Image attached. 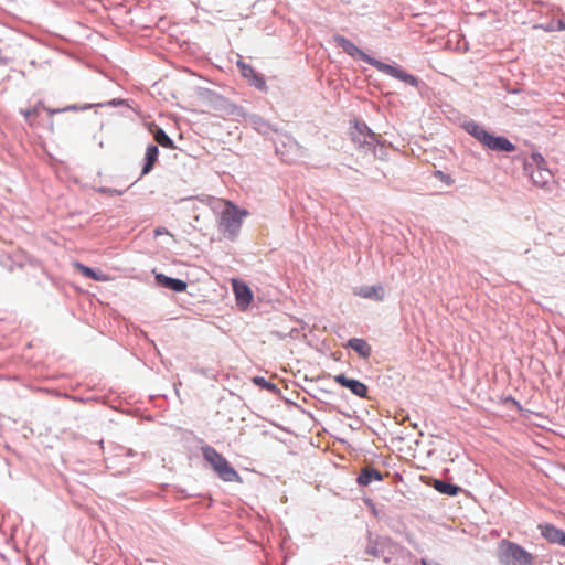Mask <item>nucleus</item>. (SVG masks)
<instances>
[{
	"mask_svg": "<svg viewBox=\"0 0 565 565\" xmlns=\"http://www.w3.org/2000/svg\"><path fill=\"white\" fill-rule=\"evenodd\" d=\"M203 458L211 465L216 475L226 482L239 480L236 470L230 465L227 459L211 446L202 447Z\"/></svg>",
	"mask_w": 565,
	"mask_h": 565,
	"instance_id": "2",
	"label": "nucleus"
},
{
	"mask_svg": "<svg viewBox=\"0 0 565 565\" xmlns=\"http://www.w3.org/2000/svg\"><path fill=\"white\" fill-rule=\"evenodd\" d=\"M435 175L447 185H451L455 182L449 174H446L441 171H436Z\"/></svg>",
	"mask_w": 565,
	"mask_h": 565,
	"instance_id": "22",
	"label": "nucleus"
},
{
	"mask_svg": "<svg viewBox=\"0 0 565 565\" xmlns=\"http://www.w3.org/2000/svg\"><path fill=\"white\" fill-rule=\"evenodd\" d=\"M24 115H25V117H28V116H31V113L26 111Z\"/></svg>",
	"mask_w": 565,
	"mask_h": 565,
	"instance_id": "27",
	"label": "nucleus"
},
{
	"mask_svg": "<svg viewBox=\"0 0 565 565\" xmlns=\"http://www.w3.org/2000/svg\"><path fill=\"white\" fill-rule=\"evenodd\" d=\"M467 131L473 136L478 141H480L483 146L487 141V139L490 136V132H488L483 127L470 122L466 126Z\"/></svg>",
	"mask_w": 565,
	"mask_h": 565,
	"instance_id": "18",
	"label": "nucleus"
},
{
	"mask_svg": "<svg viewBox=\"0 0 565 565\" xmlns=\"http://www.w3.org/2000/svg\"><path fill=\"white\" fill-rule=\"evenodd\" d=\"M333 380L341 386L349 388L354 395L359 397H365L367 394L366 385L358 380L348 379L344 374H338L333 377Z\"/></svg>",
	"mask_w": 565,
	"mask_h": 565,
	"instance_id": "8",
	"label": "nucleus"
},
{
	"mask_svg": "<svg viewBox=\"0 0 565 565\" xmlns=\"http://www.w3.org/2000/svg\"><path fill=\"white\" fill-rule=\"evenodd\" d=\"M224 210L221 212L218 220L220 230L235 237L241 230L243 218L248 215V211L238 209L233 202L223 200Z\"/></svg>",
	"mask_w": 565,
	"mask_h": 565,
	"instance_id": "1",
	"label": "nucleus"
},
{
	"mask_svg": "<svg viewBox=\"0 0 565 565\" xmlns=\"http://www.w3.org/2000/svg\"><path fill=\"white\" fill-rule=\"evenodd\" d=\"M367 63L373 65L374 67H376L379 71H381L385 74H388L395 78H398V79L405 82L406 84H409L412 86L418 85V79L415 76L406 73L404 70L394 67L392 65L382 63L380 61H375L373 58H367Z\"/></svg>",
	"mask_w": 565,
	"mask_h": 565,
	"instance_id": "6",
	"label": "nucleus"
},
{
	"mask_svg": "<svg viewBox=\"0 0 565 565\" xmlns=\"http://www.w3.org/2000/svg\"><path fill=\"white\" fill-rule=\"evenodd\" d=\"M159 156V149L154 145H149L146 149V162L141 171V175L148 174L154 167Z\"/></svg>",
	"mask_w": 565,
	"mask_h": 565,
	"instance_id": "16",
	"label": "nucleus"
},
{
	"mask_svg": "<svg viewBox=\"0 0 565 565\" xmlns=\"http://www.w3.org/2000/svg\"><path fill=\"white\" fill-rule=\"evenodd\" d=\"M354 294L361 298L374 299L382 301L384 299V291L382 286H364L360 287Z\"/></svg>",
	"mask_w": 565,
	"mask_h": 565,
	"instance_id": "12",
	"label": "nucleus"
},
{
	"mask_svg": "<svg viewBox=\"0 0 565 565\" xmlns=\"http://www.w3.org/2000/svg\"><path fill=\"white\" fill-rule=\"evenodd\" d=\"M163 233H166V231L160 230V228H157V230H156V235H161V234H163Z\"/></svg>",
	"mask_w": 565,
	"mask_h": 565,
	"instance_id": "26",
	"label": "nucleus"
},
{
	"mask_svg": "<svg viewBox=\"0 0 565 565\" xmlns=\"http://www.w3.org/2000/svg\"><path fill=\"white\" fill-rule=\"evenodd\" d=\"M254 382H255L256 384H259V385L265 386V387H267V388H273V387H274V385H273V384L267 383V382L265 381V379H263V377H255V379H254Z\"/></svg>",
	"mask_w": 565,
	"mask_h": 565,
	"instance_id": "23",
	"label": "nucleus"
},
{
	"mask_svg": "<svg viewBox=\"0 0 565 565\" xmlns=\"http://www.w3.org/2000/svg\"><path fill=\"white\" fill-rule=\"evenodd\" d=\"M382 480H383L382 473L379 470L371 468V467L363 468L361 473L358 477V483L363 487L369 486L372 481H382Z\"/></svg>",
	"mask_w": 565,
	"mask_h": 565,
	"instance_id": "14",
	"label": "nucleus"
},
{
	"mask_svg": "<svg viewBox=\"0 0 565 565\" xmlns=\"http://www.w3.org/2000/svg\"><path fill=\"white\" fill-rule=\"evenodd\" d=\"M541 534L551 543H557L565 547V532L554 525H541Z\"/></svg>",
	"mask_w": 565,
	"mask_h": 565,
	"instance_id": "9",
	"label": "nucleus"
},
{
	"mask_svg": "<svg viewBox=\"0 0 565 565\" xmlns=\"http://www.w3.org/2000/svg\"><path fill=\"white\" fill-rule=\"evenodd\" d=\"M486 147L494 151L512 152L515 150V146L504 137H497L490 134L487 139Z\"/></svg>",
	"mask_w": 565,
	"mask_h": 565,
	"instance_id": "10",
	"label": "nucleus"
},
{
	"mask_svg": "<svg viewBox=\"0 0 565 565\" xmlns=\"http://www.w3.org/2000/svg\"><path fill=\"white\" fill-rule=\"evenodd\" d=\"M232 286H233V291L235 294L237 306L242 310H245L250 305V302L253 300V294H252L249 287L246 284L241 282L236 279H234L232 281Z\"/></svg>",
	"mask_w": 565,
	"mask_h": 565,
	"instance_id": "7",
	"label": "nucleus"
},
{
	"mask_svg": "<svg viewBox=\"0 0 565 565\" xmlns=\"http://www.w3.org/2000/svg\"><path fill=\"white\" fill-rule=\"evenodd\" d=\"M555 30H558V31H563L565 30V19H559L557 22H556V28Z\"/></svg>",
	"mask_w": 565,
	"mask_h": 565,
	"instance_id": "24",
	"label": "nucleus"
},
{
	"mask_svg": "<svg viewBox=\"0 0 565 565\" xmlns=\"http://www.w3.org/2000/svg\"><path fill=\"white\" fill-rule=\"evenodd\" d=\"M276 152L281 160L294 163L301 158L302 147L290 136H281L276 140Z\"/></svg>",
	"mask_w": 565,
	"mask_h": 565,
	"instance_id": "5",
	"label": "nucleus"
},
{
	"mask_svg": "<svg viewBox=\"0 0 565 565\" xmlns=\"http://www.w3.org/2000/svg\"><path fill=\"white\" fill-rule=\"evenodd\" d=\"M366 553H367V554H370V555H372V556H374V557H377V556H379V554H377V552H376V548H375V547H372V546L367 547Z\"/></svg>",
	"mask_w": 565,
	"mask_h": 565,
	"instance_id": "25",
	"label": "nucleus"
},
{
	"mask_svg": "<svg viewBox=\"0 0 565 565\" xmlns=\"http://www.w3.org/2000/svg\"><path fill=\"white\" fill-rule=\"evenodd\" d=\"M348 347L354 350L363 359H369L371 356V345L364 339L352 338L348 341Z\"/></svg>",
	"mask_w": 565,
	"mask_h": 565,
	"instance_id": "15",
	"label": "nucleus"
},
{
	"mask_svg": "<svg viewBox=\"0 0 565 565\" xmlns=\"http://www.w3.org/2000/svg\"><path fill=\"white\" fill-rule=\"evenodd\" d=\"M73 266L85 277L90 278L96 281H106L107 277L106 275L102 273H96L93 268L85 266L78 262H75Z\"/></svg>",
	"mask_w": 565,
	"mask_h": 565,
	"instance_id": "17",
	"label": "nucleus"
},
{
	"mask_svg": "<svg viewBox=\"0 0 565 565\" xmlns=\"http://www.w3.org/2000/svg\"><path fill=\"white\" fill-rule=\"evenodd\" d=\"M334 41L337 44L349 55L355 57L360 56L363 61L367 62V58H370L367 55H365L354 43H352L350 40L339 35L334 38Z\"/></svg>",
	"mask_w": 565,
	"mask_h": 565,
	"instance_id": "11",
	"label": "nucleus"
},
{
	"mask_svg": "<svg viewBox=\"0 0 565 565\" xmlns=\"http://www.w3.org/2000/svg\"><path fill=\"white\" fill-rule=\"evenodd\" d=\"M154 139L160 146L168 149H174V143L172 139L161 128H158L156 130Z\"/></svg>",
	"mask_w": 565,
	"mask_h": 565,
	"instance_id": "21",
	"label": "nucleus"
},
{
	"mask_svg": "<svg viewBox=\"0 0 565 565\" xmlns=\"http://www.w3.org/2000/svg\"><path fill=\"white\" fill-rule=\"evenodd\" d=\"M156 280L163 287L174 290L177 292H183L186 290V282L180 279L168 277L163 274H158Z\"/></svg>",
	"mask_w": 565,
	"mask_h": 565,
	"instance_id": "13",
	"label": "nucleus"
},
{
	"mask_svg": "<svg viewBox=\"0 0 565 565\" xmlns=\"http://www.w3.org/2000/svg\"><path fill=\"white\" fill-rule=\"evenodd\" d=\"M237 65H238V67L241 68V72H242L243 76H245V77L253 76V77H254V79H255V83H254V84H255L257 87L262 88V87L264 86V79H263V78H260V77H258V76L255 74V72H254V70H253V67H252V66H249V65H247V64H245V63H243V62H238V64H237Z\"/></svg>",
	"mask_w": 565,
	"mask_h": 565,
	"instance_id": "19",
	"label": "nucleus"
},
{
	"mask_svg": "<svg viewBox=\"0 0 565 565\" xmlns=\"http://www.w3.org/2000/svg\"><path fill=\"white\" fill-rule=\"evenodd\" d=\"M434 487L440 493L448 495H456L459 491V488L457 486L440 480H436Z\"/></svg>",
	"mask_w": 565,
	"mask_h": 565,
	"instance_id": "20",
	"label": "nucleus"
},
{
	"mask_svg": "<svg viewBox=\"0 0 565 565\" xmlns=\"http://www.w3.org/2000/svg\"><path fill=\"white\" fill-rule=\"evenodd\" d=\"M499 559L503 565H532L534 557L519 544L502 540L499 543Z\"/></svg>",
	"mask_w": 565,
	"mask_h": 565,
	"instance_id": "3",
	"label": "nucleus"
},
{
	"mask_svg": "<svg viewBox=\"0 0 565 565\" xmlns=\"http://www.w3.org/2000/svg\"><path fill=\"white\" fill-rule=\"evenodd\" d=\"M533 166L535 169L530 171L533 184L542 189L547 188L553 180V174L547 169L546 161L541 153L533 152L531 161L525 163V169L529 170Z\"/></svg>",
	"mask_w": 565,
	"mask_h": 565,
	"instance_id": "4",
	"label": "nucleus"
}]
</instances>
